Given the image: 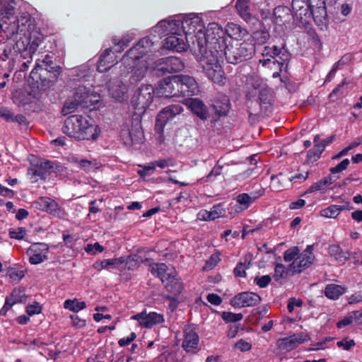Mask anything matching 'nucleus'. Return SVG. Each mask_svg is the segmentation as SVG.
I'll use <instances>...</instances> for the list:
<instances>
[{
    "instance_id": "obj_24",
    "label": "nucleus",
    "mask_w": 362,
    "mask_h": 362,
    "mask_svg": "<svg viewBox=\"0 0 362 362\" xmlns=\"http://www.w3.org/2000/svg\"><path fill=\"white\" fill-rule=\"evenodd\" d=\"M156 90L151 85H144L139 89L135 108L144 112L152 103Z\"/></svg>"
},
{
    "instance_id": "obj_56",
    "label": "nucleus",
    "mask_w": 362,
    "mask_h": 362,
    "mask_svg": "<svg viewBox=\"0 0 362 362\" xmlns=\"http://www.w3.org/2000/svg\"><path fill=\"white\" fill-rule=\"evenodd\" d=\"M288 272H289L288 270H286L282 264H277L274 268V274L273 277L275 281H279L286 278Z\"/></svg>"
},
{
    "instance_id": "obj_38",
    "label": "nucleus",
    "mask_w": 362,
    "mask_h": 362,
    "mask_svg": "<svg viewBox=\"0 0 362 362\" xmlns=\"http://www.w3.org/2000/svg\"><path fill=\"white\" fill-rule=\"evenodd\" d=\"M134 35L127 33L122 37L120 40L113 38L112 42L114 45L112 49H115L117 53H121L126 47H128L129 43L134 40Z\"/></svg>"
},
{
    "instance_id": "obj_6",
    "label": "nucleus",
    "mask_w": 362,
    "mask_h": 362,
    "mask_svg": "<svg viewBox=\"0 0 362 362\" xmlns=\"http://www.w3.org/2000/svg\"><path fill=\"white\" fill-rule=\"evenodd\" d=\"M245 88L248 100H256L260 105L269 103L271 90L257 74L250 73L247 76Z\"/></svg>"
},
{
    "instance_id": "obj_23",
    "label": "nucleus",
    "mask_w": 362,
    "mask_h": 362,
    "mask_svg": "<svg viewBox=\"0 0 362 362\" xmlns=\"http://www.w3.org/2000/svg\"><path fill=\"white\" fill-rule=\"evenodd\" d=\"M117 52L112 47L106 49L100 56L98 62L97 70L100 72H105L118 62Z\"/></svg>"
},
{
    "instance_id": "obj_18",
    "label": "nucleus",
    "mask_w": 362,
    "mask_h": 362,
    "mask_svg": "<svg viewBox=\"0 0 362 362\" xmlns=\"http://www.w3.org/2000/svg\"><path fill=\"white\" fill-rule=\"evenodd\" d=\"M164 286L167 291L172 294V296L169 295L165 296V298L170 301V307L173 310L177 306L176 297L178 296L183 290V284L176 273L164 284Z\"/></svg>"
},
{
    "instance_id": "obj_39",
    "label": "nucleus",
    "mask_w": 362,
    "mask_h": 362,
    "mask_svg": "<svg viewBox=\"0 0 362 362\" xmlns=\"http://www.w3.org/2000/svg\"><path fill=\"white\" fill-rule=\"evenodd\" d=\"M43 162H40V165H32L28 170V175L32 182H36L39 180H44L45 170L42 166Z\"/></svg>"
},
{
    "instance_id": "obj_37",
    "label": "nucleus",
    "mask_w": 362,
    "mask_h": 362,
    "mask_svg": "<svg viewBox=\"0 0 362 362\" xmlns=\"http://www.w3.org/2000/svg\"><path fill=\"white\" fill-rule=\"evenodd\" d=\"M346 291V288L334 284H328L325 289V295L332 300L338 299Z\"/></svg>"
},
{
    "instance_id": "obj_3",
    "label": "nucleus",
    "mask_w": 362,
    "mask_h": 362,
    "mask_svg": "<svg viewBox=\"0 0 362 362\" xmlns=\"http://www.w3.org/2000/svg\"><path fill=\"white\" fill-rule=\"evenodd\" d=\"M180 30L185 34V40L192 42V52L198 62H202L207 67L208 62L203 56V43L204 42L203 30L204 25L202 18L196 13H189L177 17Z\"/></svg>"
},
{
    "instance_id": "obj_31",
    "label": "nucleus",
    "mask_w": 362,
    "mask_h": 362,
    "mask_svg": "<svg viewBox=\"0 0 362 362\" xmlns=\"http://www.w3.org/2000/svg\"><path fill=\"white\" fill-rule=\"evenodd\" d=\"M40 98H35L34 93L23 90H18L13 94V103L18 105H25L33 102L35 99L39 100Z\"/></svg>"
},
{
    "instance_id": "obj_40",
    "label": "nucleus",
    "mask_w": 362,
    "mask_h": 362,
    "mask_svg": "<svg viewBox=\"0 0 362 362\" xmlns=\"http://www.w3.org/2000/svg\"><path fill=\"white\" fill-rule=\"evenodd\" d=\"M62 68L59 65L54 64L51 61H48L47 55V81L50 83L55 82L61 74Z\"/></svg>"
},
{
    "instance_id": "obj_7",
    "label": "nucleus",
    "mask_w": 362,
    "mask_h": 362,
    "mask_svg": "<svg viewBox=\"0 0 362 362\" xmlns=\"http://www.w3.org/2000/svg\"><path fill=\"white\" fill-rule=\"evenodd\" d=\"M223 54L221 55V62L225 57L228 63L237 64L247 58L251 57L255 52L254 45L247 42H236L230 47L225 42V46L222 47Z\"/></svg>"
},
{
    "instance_id": "obj_58",
    "label": "nucleus",
    "mask_w": 362,
    "mask_h": 362,
    "mask_svg": "<svg viewBox=\"0 0 362 362\" xmlns=\"http://www.w3.org/2000/svg\"><path fill=\"white\" fill-rule=\"evenodd\" d=\"M211 221H214L219 217L223 216L225 210L221 204L214 206L209 211Z\"/></svg>"
},
{
    "instance_id": "obj_49",
    "label": "nucleus",
    "mask_w": 362,
    "mask_h": 362,
    "mask_svg": "<svg viewBox=\"0 0 362 362\" xmlns=\"http://www.w3.org/2000/svg\"><path fill=\"white\" fill-rule=\"evenodd\" d=\"M269 33L265 29L257 30L252 34V39L255 42V45H264L269 40Z\"/></svg>"
},
{
    "instance_id": "obj_30",
    "label": "nucleus",
    "mask_w": 362,
    "mask_h": 362,
    "mask_svg": "<svg viewBox=\"0 0 362 362\" xmlns=\"http://www.w3.org/2000/svg\"><path fill=\"white\" fill-rule=\"evenodd\" d=\"M93 268L97 271H101L111 267L120 271L124 270L123 257L115 259H106L102 261L96 262L93 265Z\"/></svg>"
},
{
    "instance_id": "obj_27",
    "label": "nucleus",
    "mask_w": 362,
    "mask_h": 362,
    "mask_svg": "<svg viewBox=\"0 0 362 362\" xmlns=\"http://www.w3.org/2000/svg\"><path fill=\"white\" fill-rule=\"evenodd\" d=\"M150 271L153 275L158 277L163 284L177 273L173 268H169L163 263L151 264Z\"/></svg>"
},
{
    "instance_id": "obj_35",
    "label": "nucleus",
    "mask_w": 362,
    "mask_h": 362,
    "mask_svg": "<svg viewBox=\"0 0 362 362\" xmlns=\"http://www.w3.org/2000/svg\"><path fill=\"white\" fill-rule=\"evenodd\" d=\"M93 72V69L90 68L89 63L72 69L73 75L77 77L75 80H83L84 82L88 81V78L92 76Z\"/></svg>"
},
{
    "instance_id": "obj_44",
    "label": "nucleus",
    "mask_w": 362,
    "mask_h": 362,
    "mask_svg": "<svg viewBox=\"0 0 362 362\" xmlns=\"http://www.w3.org/2000/svg\"><path fill=\"white\" fill-rule=\"evenodd\" d=\"M47 214H49L57 218H64L65 216L64 211L58 205V204L51 199H47Z\"/></svg>"
},
{
    "instance_id": "obj_52",
    "label": "nucleus",
    "mask_w": 362,
    "mask_h": 362,
    "mask_svg": "<svg viewBox=\"0 0 362 362\" xmlns=\"http://www.w3.org/2000/svg\"><path fill=\"white\" fill-rule=\"evenodd\" d=\"M30 18L29 15L23 14L20 18L17 20V33H23L25 30V28L28 25H30Z\"/></svg>"
},
{
    "instance_id": "obj_14",
    "label": "nucleus",
    "mask_w": 362,
    "mask_h": 362,
    "mask_svg": "<svg viewBox=\"0 0 362 362\" xmlns=\"http://www.w3.org/2000/svg\"><path fill=\"white\" fill-rule=\"evenodd\" d=\"M192 42L185 40V35L182 30L179 34H171L165 40L163 47L177 52H182L187 50L189 47L192 50Z\"/></svg>"
},
{
    "instance_id": "obj_57",
    "label": "nucleus",
    "mask_w": 362,
    "mask_h": 362,
    "mask_svg": "<svg viewBox=\"0 0 362 362\" xmlns=\"http://www.w3.org/2000/svg\"><path fill=\"white\" fill-rule=\"evenodd\" d=\"M124 269H132L139 264V257L136 255L123 257Z\"/></svg>"
},
{
    "instance_id": "obj_33",
    "label": "nucleus",
    "mask_w": 362,
    "mask_h": 362,
    "mask_svg": "<svg viewBox=\"0 0 362 362\" xmlns=\"http://www.w3.org/2000/svg\"><path fill=\"white\" fill-rule=\"evenodd\" d=\"M225 35L227 34L230 38L237 41L241 40L247 35L246 29L241 28L239 25L230 23L227 25Z\"/></svg>"
},
{
    "instance_id": "obj_32",
    "label": "nucleus",
    "mask_w": 362,
    "mask_h": 362,
    "mask_svg": "<svg viewBox=\"0 0 362 362\" xmlns=\"http://www.w3.org/2000/svg\"><path fill=\"white\" fill-rule=\"evenodd\" d=\"M274 16L275 23L278 25H283L285 23L289 22L293 17L290 8L284 6L276 7L274 10Z\"/></svg>"
},
{
    "instance_id": "obj_4",
    "label": "nucleus",
    "mask_w": 362,
    "mask_h": 362,
    "mask_svg": "<svg viewBox=\"0 0 362 362\" xmlns=\"http://www.w3.org/2000/svg\"><path fill=\"white\" fill-rule=\"evenodd\" d=\"M63 132L78 141L95 140L100 134L98 126L86 117L74 115L67 117L62 127Z\"/></svg>"
},
{
    "instance_id": "obj_17",
    "label": "nucleus",
    "mask_w": 362,
    "mask_h": 362,
    "mask_svg": "<svg viewBox=\"0 0 362 362\" xmlns=\"http://www.w3.org/2000/svg\"><path fill=\"white\" fill-rule=\"evenodd\" d=\"M293 18L302 24H308L311 21V6L310 1L305 0H293L292 1Z\"/></svg>"
},
{
    "instance_id": "obj_2",
    "label": "nucleus",
    "mask_w": 362,
    "mask_h": 362,
    "mask_svg": "<svg viewBox=\"0 0 362 362\" xmlns=\"http://www.w3.org/2000/svg\"><path fill=\"white\" fill-rule=\"evenodd\" d=\"M153 46V42L149 37H144L130 48L122 59L120 77L125 78L130 74L131 84H136L143 80L151 65L150 53Z\"/></svg>"
},
{
    "instance_id": "obj_43",
    "label": "nucleus",
    "mask_w": 362,
    "mask_h": 362,
    "mask_svg": "<svg viewBox=\"0 0 362 362\" xmlns=\"http://www.w3.org/2000/svg\"><path fill=\"white\" fill-rule=\"evenodd\" d=\"M320 136L316 135L314 138V142L315 143V144L314 147L312 149H310L308 153V157L310 160H317L325 148V144L323 143L318 142Z\"/></svg>"
},
{
    "instance_id": "obj_9",
    "label": "nucleus",
    "mask_w": 362,
    "mask_h": 362,
    "mask_svg": "<svg viewBox=\"0 0 362 362\" xmlns=\"http://www.w3.org/2000/svg\"><path fill=\"white\" fill-rule=\"evenodd\" d=\"M109 95L115 101L124 103L129 99V87L122 78H115L110 80L107 84Z\"/></svg>"
},
{
    "instance_id": "obj_41",
    "label": "nucleus",
    "mask_w": 362,
    "mask_h": 362,
    "mask_svg": "<svg viewBox=\"0 0 362 362\" xmlns=\"http://www.w3.org/2000/svg\"><path fill=\"white\" fill-rule=\"evenodd\" d=\"M74 161L78 168L83 169L86 172L95 171L101 165L100 163L95 159L89 160L86 159L78 160V158H75L74 159Z\"/></svg>"
},
{
    "instance_id": "obj_55",
    "label": "nucleus",
    "mask_w": 362,
    "mask_h": 362,
    "mask_svg": "<svg viewBox=\"0 0 362 362\" xmlns=\"http://www.w3.org/2000/svg\"><path fill=\"white\" fill-rule=\"evenodd\" d=\"M243 318L241 313H233L232 312H223L222 313V319L226 322H236L240 321Z\"/></svg>"
},
{
    "instance_id": "obj_21",
    "label": "nucleus",
    "mask_w": 362,
    "mask_h": 362,
    "mask_svg": "<svg viewBox=\"0 0 362 362\" xmlns=\"http://www.w3.org/2000/svg\"><path fill=\"white\" fill-rule=\"evenodd\" d=\"M132 320H136L139 324L146 328H151L154 325L161 324L164 322V316L162 314L146 311L141 312L131 317Z\"/></svg>"
},
{
    "instance_id": "obj_16",
    "label": "nucleus",
    "mask_w": 362,
    "mask_h": 362,
    "mask_svg": "<svg viewBox=\"0 0 362 362\" xmlns=\"http://www.w3.org/2000/svg\"><path fill=\"white\" fill-rule=\"evenodd\" d=\"M261 301V297L253 292H242L230 300V304L235 308L245 307H253L258 305Z\"/></svg>"
},
{
    "instance_id": "obj_28",
    "label": "nucleus",
    "mask_w": 362,
    "mask_h": 362,
    "mask_svg": "<svg viewBox=\"0 0 362 362\" xmlns=\"http://www.w3.org/2000/svg\"><path fill=\"white\" fill-rule=\"evenodd\" d=\"M185 104L199 119L206 120L209 117V111L205 104L199 98H188L185 100Z\"/></svg>"
},
{
    "instance_id": "obj_29",
    "label": "nucleus",
    "mask_w": 362,
    "mask_h": 362,
    "mask_svg": "<svg viewBox=\"0 0 362 362\" xmlns=\"http://www.w3.org/2000/svg\"><path fill=\"white\" fill-rule=\"evenodd\" d=\"M30 263L37 264L45 259V245L41 243H33L28 250Z\"/></svg>"
},
{
    "instance_id": "obj_53",
    "label": "nucleus",
    "mask_w": 362,
    "mask_h": 362,
    "mask_svg": "<svg viewBox=\"0 0 362 362\" xmlns=\"http://www.w3.org/2000/svg\"><path fill=\"white\" fill-rule=\"evenodd\" d=\"M11 238L18 240H23L26 235V230L23 227L12 228L8 230Z\"/></svg>"
},
{
    "instance_id": "obj_12",
    "label": "nucleus",
    "mask_w": 362,
    "mask_h": 362,
    "mask_svg": "<svg viewBox=\"0 0 362 362\" xmlns=\"http://www.w3.org/2000/svg\"><path fill=\"white\" fill-rule=\"evenodd\" d=\"M311 20L313 19L322 30L327 27L328 20L325 0H310Z\"/></svg>"
},
{
    "instance_id": "obj_34",
    "label": "nucleus",
    "mask_w": 362,
    "mask_h": 362,
    "mask_svg": "<svg viewBox=\"0 0 362 362\" xmlns=\"http://www.w3.org/2000/svg\"><path fill=\"white\" fill-rule=\"evenodd\" d=\"M212 107L217 115H226L230 109L229 100L228 97L222 95L216 99L212 104Z\"/></svg>"
},
{
    "instance_id": "obj_42",
    "label": "nucleus",
    "mask_w": 362,
    "mask_h": 362,
    "mask_svg": "<svg viewBox=\"0 0 362 362\" xmlns=\"http://www.w3.org/2000/svg\"><path fill=\"white\" fill-rule=\"evenodd\" d=\"M258 197L259 196L255 192L250 194L241 193L235 197V201L240 204L245 210H247Z\"/></svg>"
},
{
    "instance_id": "obj_15",
    "label": "nucleus",
    "mask_w": 362,
    "mask_h": 362,
    "mask_svg": "<svg viewBox=\"0 0 362 362\" xmlns=\"http://www.w3.org/2000/svg\"><path fill=\"white\" fill-rule=\"evenodd\" d=\"M308 340V335L303 332L296 333L288 337L279 339L276 342L277 349L281 353L289 352L299 344Z\"/></svg>"
},
{
    "instance_id": "obj_48",
    "label": "nucleus",
    "mask_w": 362,
    "mask_h": 362,
    "mask_svg": "<svg viewBox=\"0 0 362 362\" xmlns=\"http://www.w3.org/2000/svg\"><path fill=\"white\" fill-rule=\"evenodd\" d=\"M345 206L331 205L330 206L321 211V216L325 218H335L340 212L346 209Z\"/></svg>"
},
{
    "instance_id": "obj_10",
    "label": "nucleus",
    "mask_w": 362,
    "mask_h": 362,
    "mask_svg": "<svg viewBox=\"0 0 362 362\" xmlns=\"http://www.w3.org/2000/svg\"><path fill=\"white\" fill-rule=\"evenodd\" d=\"M30 86L35 98H41L45 93V69L37 65L30 75Z\"/></svg>"
},
{
    "instance_id": "obj_13",
    "label": "nucleus",
    "mask_w": 362,
    "mask_h": 362,
    "mask_svg": "<svg viewBox=\"0 0 362 362\" xmlns=\"http://www.w3.org/2000/svg\"><path fill=\"white\" fill-rule=\"evenodd\" d=\"M315 257L313 254V247L308 246L307 248L299 255L298 258L288 266V270L292 274L300 273L303 270L309 267L314 261Z\"/></svg>"
},
{
    "instance_id": "obj_51",
    "label": "nucleus",
    "mask_w": 362,
    "mask_h": 362,
    "mask_svg": "<svg viewBox=\"0 0 362 362\" xmlns=\"http://www.w3.org/2000/svg\"><path fill=\"white\" fill-rule=\"evenodd\" d=\"M47 177L50 176L51 179H54L62 169V166L59 165L54 162L47 160Z\"/></svg>"
},
{
    "instance_id": "obj_19",
    "label": "nucleus",
    "mask_w": 362,
    "mask_h": 362,
    "mask_svg": "<svg viewBox=\"0 0 362 362\" xmlns=\"http://www.w3.org/2000/svg\"><path fill=\"white\" fill-rule=\"evenodd\" d=\"M179 84V97L191 96L199 92L198 83L195 79L187 75H177Z\"/></svg>"
},
{
    "instance_id": "obj_36",
    "label": "nucleus",
    "mask_w": 362,
    "mask_h": 362,
    "mask_svg": "<svg viewBox=\"0 0 362 362\" xmlns=\"http://www.w3.org/2000/svg\"><path fill=\"white\" fill-rule=\"evenodd\" d=\"M250 3L249 0H236L235 3V8L239 15L246 22H249L252 19Z\"/></svg>"
},
{
    "instance_id": "obj_47",
    "label": "nucleus",
    "mask_w": 362,
    "mask_h": 362,
    "mask_svg": "<svg viewBox=\"0 0 362 362\" xmlns=\"http://www.w3.org/2000/svg\"><path fill=\"white\" fill-rule=\"evenodd\" d=\"M64 308L72 312L78 313L86 308V303L84 301H78L76 298L67 299L64 303Z\"/></svg>"
},
{
    "instance_id": "obj_50",
    "label": "nucleus",
    "mask_w": 362,
    "mask_h": 362,
    "mask_svg": "<svg viewBox=\"0 0 362 362\" xmlns=\"http://www.w3.org/2000/svg\"><path fill=\"white\" fill-rule=\"evenodd\" d=\"M11 3L16 4L15 0L0 1V13H4L7 16L13 15L14 6Z\"/></svg>"
},
{
    "instance_id": "obj_1",
    "label": "nucleus",
    "mask_w": 362,
    "mask_h": 362,
    "mask_svg": "<svg viewBox=\"0 0 362 362\" xmlns=\"http://www.w3.org/2000/svg\"><path fill=\"white\" fill-rule=\"evenodd\" d=\"M203 57L208 61L207 67L202 62H199L207 78L215 83L223 85L225 77L221 65L223 49L225 46V31L217 23H211L206 30H203Z\"/></svg>"
},
{
    "instance_id": "obj_46",
    "label": "nucleus",
    "mask_w": 362,
    "mask_h": 362,
    "mask_svg": "<svg viewBox=\"0 0 362 362\" xmlns=\"http://www.w3.org/2000/svg\"><path fill=\"white\" fill-rule=\"evenodd\" d=\"M24 296L25 294L23 291H21L20 289H14L11 293V296L6 298L5 304L3 308L8 310L14 304L21 303V298Z\"/></svg>"
},
{
    "instance_id": "obj_5",
    "label": "nucleus",
    "mask_w": 362,
    "mask_h": 362,
    "mask_svg": "<svg viewBox=\"0 0 362 362\" xmlns=\"http://www.w3.org/2000/svg\"><path fill=\"white\" fill-rule=\"evenodd\" d=\"M100 95L91 90L90 87L83 84H78L74 88L73 95L69 97L62 109L63 115L71 114L76 111L77 108L83 105L89 107L91 105L97 104L100 100Z\"/></svg>"
},
{
    "instance_id": "obj_59",
    "label": "nucleus",
    "mask_w": 362,
    "mask_h": 362,
    "mask_svg": "<svg viewBox=\"0 0 362 362\" xmlns=\"http://www.w3.org/2000/svg\"><path fill=\"white\" fill-rule=\"evenodd\" d=\"M220 260H221V259H220L219 254H218V253L213 254L210 257L209 259L206 262V264H205L204 269L206 270L212 269L213 268H214V267H216L217 265V264L219 262Z\"/></svg>"
},
{
    "instance_id": "obj_60",
    "label": "nucleus",
    "mask_w": 362,
    "mask_h": 362,
    "mask_svg": "<svg viewBox=\"0 0 362 362\" xmlns=\"http://www.w3.org/2000/svg\"><path fill=\"white\" fill-rule=\"evenodd\" d=\"M104 247L98 243L94 244H88L85 247V251L90 255H95L97 252H102Z\"/></svg>"
},
{
    "instance_id": "obj_45",
    "label": "nucleus",
    "mask_w": 362,
    "mask_h": 362,
    "mask_svg": "<svg viewBox=\"0 0 362 362\" xmlns=\"http://www.w3.org/2000/svg\"><path fill=\"white\" fill-rule=\"evenodd\" d=\"M329 252L331 256L334 257L339 262H344L350 257L349 252L343 251L339 245H336L329 247Z\"/></svg>"
},
{
    "instance_id": "obj_20",
    "label": "nucleus",
    "mask_w": 362,
    "mask_h": 362,
    "mask_svg": "<svg viewBox=\"0 0 362 362\" xmlns=\"http://www.w3.org/2000/svg\"><path fill=\"white\" fill-rule=\"evenodd\" d=\"M180 30L177 18L162 20L152 28V32L156 33L159 37L171 34H179Z\"/></svg>"
},
{
    "instance_id": "obj_54",
    "label": "nucleus",
    "mask_w": 362,
    "mask_h": 362,
    "mask_svg": "<svg viewBox=\"0 0 362 362\" xmlns=\"http://www.w3.org/2000/svg\"><path fill=\"white\" fill-rule=\"evenodd\" d=\"M300 255V250L298 247H293L285 251L284 258L286 262H293Z\"/></svg>"
},
{
    "instance_id": "obj_61",
    "label": "nucleus",
    "mask_w": 362,
    "mask_h": 362,
    "mask_svg": "<svg viewBox=\"0 0 362 362\" xmlns=\"http://www.w3.org/2000/svg\"><path fill=\"white\" fill-rule=\"evenodd\" d=\"M70 318L71 320V324L74 327L81 329L86 325V321L76 315H70Z\"/></svg>"
},
{
    "instance_id": "obj_11",
    "label": "nucleus",
    "mask_w": 362,
    "mask_h": 362,
    "mask_svg": "<svg viewBox=\"0 0 362 362\" xmlns=\"http://www.w3.org/2000/svg\"><path fill=\"white\" fill-rule=\"evenodd\" d=\"M177 77L172 76L159 81L156 88V93L159 97H179V84Z\"/></svg>"
},
{
    "instance_id": "obj_26",
    "label": "nucleus",
    "mask_w": 362,
    "mask_h": 362,
    "mask_svg": "<svg viewBox=\"0 0 362 362\" xmlns=\"http://www.w3.org/2000/svg\"><path fill=\"white\" fill-rule=\"evenodd\" d=\"M199 341L197 332L191 326H187L184 329V339L182 346L187 352H194L197 349Z\"/></svg>"
},
{
    "instance_id": "obj_22",
    "label": "nucleus",
    "mask_w": 362,
    "mask_h": 362,
    "mask_svg": "<svg viewBox=\"0 0 362 362\" xmlns=\"http://www.w3.org/2000/svg\"><path fill=\"white\" fill-rule=\"evenodd\" d=\"M182 111V107L179 105H172L165 107L157 116L156 129L162 131L163 126L168 121L180 115Z\"/></svg>"
},
{
    "instance_id": "obj_63",
    "label": "nucleus",
    "mask_w": 362,
    "mask_h": 362,
    "mask_svg": "<svg viewBox=\"0 0 362 362\" xmlns=\"http://www.w3.org/2000/svg\"><path fill=\"white\" fill-rule=\"evenodd\" d=\"M272 278L269 275L257 276L255 279V284L260 288H265L271 282Z\"/></svg>"
},
{
    "instance_id": "obj_64",
    "label": "nucleus",
    "mask_w": 362,
    "mask_h": 362,
    "mask_svg": "<svg viewBox=\"0 0 362 362\" xmlns=\"http://www.w3.org/2000/svg\"><path fill=\"white\" fill-rule=\"evenodd\" d=\"M350 161L348 158L344 159L341 163L330 169V172L333 174L339 173L346 170L349 165Z\"/></svg>"
},
{
    "instance_id": "obj_25",
    "label": "nucleus",
    "mask_w": 362,
    "mask_h": 362,
    "mask_svg": "<svg viewBox=\"0 0 362 362\" xmlns=\"http://www.w3.org/2000/svg\"><path fill=\"white\" fill-rule=\"evenodd\" d=\"M156 67L158 70L162 71L163 72L172 73L182 71L184 69L185 65L180 58L170 57L160 59L158 61Z\"/></svg>"
},
{
    "instance_id": "obj_8",
    "label": "nucleus",
    "mask_w": 362,
    "mask_h": 362,
    "mask_svg": "<svg viewBox=\"0 0 362 362\" xmlns=\"http://www.w3.org/2000/svg\"><path fill=\"white\" fill-rule=\"evenodd\" d=\"M262 55L263 59H259V62L263 66L273 69L276 66L280 71L289 59V54L284 48L279 49L276 46H266Z\"/></svg>"
},
{
    "instance_id": "obj_62",
    "label": "nucleus",
    "mask_w": 362,
    "mask_h": 362,
    "mask_svg": "<svg viewBox=\"0 0 362 362\" xmlns=\"http://www.w3.org/2000/svg\"><path fill=\"white\" fill-rule=\"evenodd\" d=\"M8 274L13 281H19L25 276V273L23 270H18L14 268H9L8 270Z\"/></svg>"
}]
</instances>
